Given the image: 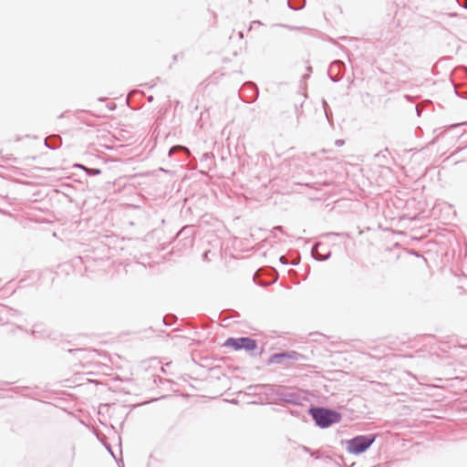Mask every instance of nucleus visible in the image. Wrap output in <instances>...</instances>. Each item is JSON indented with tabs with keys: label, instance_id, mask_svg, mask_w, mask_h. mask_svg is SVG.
<instances>
[{
	"label": "nucleus",
	"instance_id": "2",
	"mask_svg": "<svg viewBox=\"0 0 467 467\" xmlns=\"http://www.w3.org/2000/svg\"><path fill=\"white\" fill-rule=\"evenodd\" d=\"M375 435L357 436L346 441L347 450L351 454L364 452L375 441Z\"/></svg>",
	"mask_w": 467,
	"mask_h": 467
},
{
	"label": "nucleus",
	"instance_id": "5",
	"mask_svg": "<svg viewBox=\"0 0 467 467\" xmlns=\"http://www.w3.org/2000/svg\"><path fill=\"white\" fill-rule=\"evenodd\" d=\"M93 173H95V174L99 173V171L96 170V171H93Z\"/></svg>",
	"mask_w": 467,
	"mask_h": 467
},
{
	"label": "nucleus",
	"instance_id": "3",
	"mask_svg": "<svg viewBox=\"0 0 467 467\" xmlns=\"http://www.w3.org/2000/svg\"><path fill=\"white\" fill-rule=\"evenodd\" d=\"M224 346L234 350L245 349L254 350L256 348V341L249 337L228 338Z\"/></svg>",
	"mask_w": 467,
	"mask_h": 467
},
{
	"label": "nucleus",
	"instance_id": "4",
	"mask_svg": "<svg viewBox=\"0 0 467 467\" xmlns=\"http://www.w3.org/2000/svg\"><path fill=\"white\" fill-rule=\"evenodd\" d=\"M293 358L292 355H289V354H286V353L275 354V355L270 357L269 362L270 363H279L284 358Z\"/></svg>",
	"mask_w": 467,
	"mask_h": 467
},
{
	"label": "nucleus",
	"instance_id": "1",
	"mask_svg": "<svg viewBox=\"0 0 467 467\" xmlns=\"http://www.w3.org/2000/svg\"><path fill=\"white\" fill-rule=\"evenodd\" d=\"M310 412L316 423L322 428L338 422L341 418L339 413L327 409H312Z\"/></svg>",
	"mask_w": 467,
	"mask_h": 467
}]
</instances>
